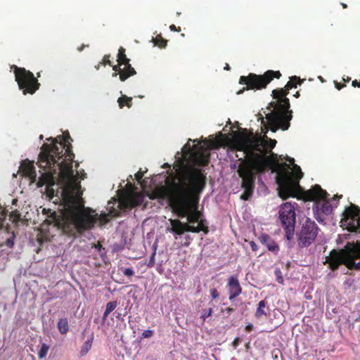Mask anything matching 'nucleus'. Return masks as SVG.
I'll use <instances>...</instances> for the list:
<instances>
[{"instance_id":"nucleus-41","label":"nucleus","mask_w":360,"mask_h":360,"mask_svg":"<svg viewBox=\"0 0 360 360\" xmlns=\"http://www.w3.org/2000/svg\"><path fill=\"white\" fill-rule=\"evenodd\" d=\"M335 84L336 89H338V90H340L341 89H342L343 87L345 86V84H340L338 82H335Z\"/></svg>"},{"instance_id":"nucleus-42","label":"nucleus","mask_w":360,"mask_h":360,"mask_svg":"<svg viewBox=\"0 0 360 360\" xmlns=\"http://www.w3.org/2000/svg\"><path fill=\"white\" fill-rule=\"evenodd\" d=\"M352 85L354 87H360V80L357 81L356 79L352 81Z\"/></svg>"},{"instance_id":"nucleus-37","label":"nucleus","mask_w":360,"mask_h":360,"mask_svg":"<svg viewBox=\"0 0 360 360\" xmlns=\"http://www.w3.org/2000/svg\"><path fill=\"white\" fill-rule=\"evenodd\" d=\"M143 176V173L141 171H139L137 173L135 174V179L138 181H140L142 179Z\"/></svg>"},{"instance_id":"nucleus-52","label":"nucleus","mask_w":360,"mask_h":360,"mask_svg":"<svg viewBox=\"0 0 360 360\" xmlns=\"http://www.w3.org/2000/svg\"><path fill=\"white\" fill-rule=\"evenodd\" d=\"M278 282L282 283L283 282V278L281 276L278 278Z\"/></svg>"},{"instance_id":"nucleus-34","label":"nucleus","mask_w":360,"mask_h":360,"mask_svg":"<svg viewBox=\"0 0 360 360\" xmlns=\"http://www.w3.org/2000/svg\"><path fill=\"white\" fill-rule=\"evenodd\" d=\"M210 295L213 300H215L219 297V293L216 288L211 289Z\"/></svg>"},{"instance_id":"nucleus-23","label":"nucleus","mask_w":360,"mask_h":360,"mask_svg":"<svg viewBox=\"0 0 360 360\" xmlns=\"http://www.w3.org/2000/svg\"><path fill=\"white\" fill-rule=\"evenodd\" d=\"M117 303L116 301L110 302L107 304L105 311L103 314V319L105 321L108 316L117 307Z\"/></svg>"},{"instance_id":"nucleus-21","label":"nucleus","mask_w":360,"mask_h":360,"mask_svg":"<svg viewBox=\"0 0 360 360\" xmlns=\"http://www.w3.org/2000/svg\"><path fill=\"white\" fill-rule=\"evenodd\" d=\"M117 103L120 108H123L124 105L131 108L132 105V98L128 97L126 95H122L117 99Z\"/></svg>"},{"instance_id":"nucleus-46","label":"nucleus","mask_w":360,"mask_h":360,"mask_svg":"<svg viewBox=\"0 0 360 360\" xmlns=\"http://www.w3.org/2000/svg\"><path fill=\"white\" fill-rule=\"evenodd\" d=\"M225 311L228 313V314H231L232 313L233 311H234V309L232 308V307H227Z\"/></svg>"},{"instance_id":"nucleus-40","label":"nucleus","mask_w":360,"mask_h":360,"mask_svg":"<svg viewBox=\"0 0 360 360\" xmlns=\"http://www.w3.org/2000/svg\"><path fill=\"white\" fill-rule=\"evenodd\" d=\"M286 160L291 163L293 165V167L295 166V160L292 158L287 157ZM294 170L295 169H293L292 172H293ZM290 171L291 172V169H290Z\"/></svg>"},{"instance_id":"nucleus-50","label":"nucleus","mask_w":360,"mask_h":360,"mask_svg":"<svg viewBox=\"0 0 360 360\" xmlns=\"http://www.w3.org/2000/svg\"><path fill=\"white\" fill-rule=\"evenodd\" d=\"M340 198H342V195L338 196V195H336L334 196L333 198L334 199H340Z\"/></svg>"},{"instance_id":"nucleus-53","label":"nucleus","mask_w":360,"mask_h":360,"mask_svg":"<svg viewBox=\"0 0 360 360\" xmlns=\"http://www.w3.org/2000/svg\"><path fill=\"white\" fill-rule=\"evenodd\" d=\"M295 97L298 98L300 96L299 92H296V94L294 95Z\"/></svg>"},{"instance_id":"nucleus-29","label":"nucleus","mask_w":360,"mask_h":360,"mask_svg":"<svg viewBox=\"0 0 360 360\" xmlns=\"http://www.w3.org/2000/svg\"><path fill=\"white\" fill-rule=\"evenodd\" d=\"M15 236L13 233L12 236L7 238L6 241L1 245V247L6 246L8 248H12L14 245V240H15Z\"/></svg>"},{"instance_id":"nucleus-10","label":"nucleus","mask_w":360,"mask_h":360,"mask_svg":"<svg viewBox=\"0 0 360 360\" xmlns=\"http://www.w3.org/2000/svg\"><path fill=\"white\" fill-rule=\"evenodd\" d=\"M279 219L283 228L285 229V238L288 240H291L294 236L296 221L294 205L289 202L283 204L279 209Z\"/></svg>"},{"instance_id":"nucleus-44","label":"nucleus","mask_w":360,"mask_h":360,"mask_svg":"<svg viewBox=\"0 0 360 360\" xmlns=\"http://www.w3.org/2000/svg\"><path fill=\"white\" fill-rule=\"evenodd\" d=\"M250 244L253 251H256L257 250V245L255 242L251 241Z\"/></svg>"},{"instance_id":"nucleus-56","label":"nucleus","mask_w":360,"mask_h":360,"mask_svg":"<svg viewBox=\"0 0 360 360\" xmlns=\"http://www.w3.org/2000/svg\"><path fill=\"white\" fill-rule=\"evenodd\" d=\"M79 166V163L76 162L75 167H77Z\"/></svg>"},{"instance_id":"nucleus-4","label":"nucleus","mask_w":360,"mask_h":360,"mask_svg":"<svg viewBox=\"0 0 360 360\" xmlns=\"http://www.w3.org/2000/svg\"><path fill=\"white\" fill-rule=\"evenodd\" d=\"M342 215L343 217L341 220L342 226H345L350 232L360 233V209L359 207L352 204L346 207ZM358 259H360V243H347L342 250H332L327 262L332 271L337 270L341 264H344L350 270L360 271V261L357 263L355 262V260Z\"/></svg>"},{"instance_id":"nucleus-22","label":"nucleus","mask_w":360,"mask_h":360,"mask_svg":"<svg viewBox=\"0 0 360 360\" xmlns=\"http://www.w3.org/2000/svg\"><path fill=\"white\" fill-rule=\"evenodd\" d=\"M93 336H91L89 340L85 341L82 347L81 351H80V356H83L86 355L88 352L91 349L92 346V342H93Z\"/></svg>"},{"instance_id":"nucleus-33","label":"nucleus","mask_w":360,"mask_h":360,"mask_svg":"<svg viewBox=\"0 0 360 360\" xmlns=\"http://www.w3.org/2000/svg\"><path fill=\"white\" fill-rule=\"evenodd\" d=\"M100 63H101L102 65L104 66L106 65H109L110 66L112 65V63L110 60V55H105L102 62H100Z\"/></svg>"},{"instance_id":"nucleus-30","label":"nucleus","mask_w":360,"mask_h":360,"mask_svg":"<svg viewBox=\"0 0 360 360\" xmlns=\"http://www.w3.org/2000/svg\"><path fill=\"white\" fill-rule=\"evenodd\" d=\"M10 217L13 219V221L15 223H18L21 220L20 214L18 210L13 211L10 214Z\"/></svg>"},{"instance_id":"nucleus-28","label":"nucleus","mask_w":360,"mask_h":360,"mask_svg":"<svg viewBox=\"0 0 360 360\" xmlns=\"http://www.w3.org/2000/svg\"><path fill=\"white\" fill-rule=\"evenodd\" d=\"M213 313V309L210 307L209 309H204L202 311V314L200 316V319H202V323H205V320L212 316Z\"/></svg>"},{"instance_id":"nucleus-18","label":"nucleus","mask_w":360,"mask_h":360,"mask_svg":"<svg viewBox=\"0 0 360 360\" xmlns=\"http://www.w3.org/2000/svg\"><path fill=\"white\" fill-rule=\"evenodd\" d=\"M54 174L51 172H44L41 174L37 182L38 188L46 186L48 188L53 186L56 182Z\"/></svg>"},{"instance_id":"nucleus-27","label":"nucleus","mask_w":360,"mask_h":360,"mask_svg":"<svg viewBox=\"0 0 360 360\" xmlns=\"http://www.w3.org/2000/svg\"><path fill=\"white\" fill-rule=\"evenodd\" d=\"M194 229H196L198 231H192L193 233H199L200 231H203L205 234H207L209 232L208 227L204 224L202 220H199L198 226H194Z\"/></svg>"},{"instance_id":"nucleus-19","label":"nucleus","mask_w":360,"mask_h":360,"mask_svg":"<svg viewBox=\"0 0 360 360\" xmlns=\"http://www.w3.org/2000/svg\"><path fill=\"white\" fill-rule=\"evenodd\" d=\"M266 307V300H261L259 304L258 307L257 308L256 312H255V317L257 319H261L263 316H266V312L265 311V308Z\"/></svg>"},{"instance_id":"nucleus-55","label":"nucleus","mask_w":360,"mask_h":360,"mask_svg":"<svg viewBox=\"0 0 360 360\" xmlns=\"http://www.w3.org/2000/svg\"><path fill=\"white\" fill-rule=\"evenodd\" d=\"M96 248H99V249H100V248H101V245L98 244V245L96 246Z\"/></svg>"},{"instance_id":"nucleus-3","label":"nucleus","mask_w":360,"mask_h":360,"mask_svg":"<svg viewBox=\"0 0 360 360\" xmlns=\"http://www.w3.org/2000/svg\"><path fill=\"white\" fill-rule=\"evenodd\" d=\"M179 171V176L167 180L160 193L178 217H186L189 224L197 223L200 218L198 211V194L205 186L206 177L198 168L184 167Z\"/></svg>"},{"instance_id":"nucleus-35","label":"nucleus","mask_w":360,"mask_h":360,"mask_svg":"<svg viewBox=\"0 0 360 360\" xmlns=\"http://www.w3.org/2000/svg\"><path fill=\"white\" fill-rule=\"evenodd\" d=\"M123 274L126 276H131L134 274V271L132 269L127 268L124 270Z\"/></svg>"},{"instance_id":"nucleus-9","label":"nucleus","mask_w":360,"mask_h":360,"mask_svg":"<svg viewBox=\"0 0 360 360\" xmlns=\"http://www.w3.org/2000/svg\"><path fill=\"white\" fill-rule=\"evenodd\" d=\"M319 228L314 221L306 218L300 223V229L297 233V245L300 248H307L311 245L316 238Z\"/></svg>"},{"instance_id":"nucleus-54","label":"nucleus","mask_w":360,"mask_h":360,"mask_svg":"<svg viewBox=\"0 0 360 360\" xmlns=\"http://www.w3.org/2000/svg\"><path fill=\"white\" fill-rule=\"evenodd\" d=\"M101 65H102V64L99 63L98 65L96 67V69L98 70Z\"/></svg>"},{"instance_id":"nucleus-2","label":"nucleus","mask_w":360,"mask_h":360,"mask_svg":"<svg viewBox=\"0 0 360 360\" xmlns=\"http://www.w3.org/2000/svg\"><path fill=\"white\" fill-rule=\"evenodd\" d=\"M233 144L236 150L242 151L245 155V158L238 159L240 162L237 169L241 178V187L244 189L240 195L242 200H248L252 197L257 176L270 169L276 173L278 193L282 199L294 197L296 191L301 189L300 180L303 173L300 166L295 165V170L290 172L289 165L278 161L277 154L271 153L267 155L264 140L255 136L252 131L248 134L245 128L233 131Z\"/></svg>"},{"instance_id":"nucleus-1","label":"nucleus","mask_w":360,"mask_h":360,"mask_svg":"<svg viewBox=\"0 0 360 360\" xmlns=\"http://www.w3.org/2000/svg\"><path fill=\"white\" fill-rule=\"evenodd\" d=\"M72 141L67 131L52 139L51 143H44L41 147L37 164L44 170L54 172L60 171L62 179L66 182L61 192L64 205L63 212L58 215L51 209L43 208L42 214L46 216L44 224H53L61 229L65 234L75 236L91 229L98 220L101 224L106 223L107 215L93 214L94 211L84 207L80 185L70 181L73 175L72 163L75 158Z\"/></svg>"},{"instance_id":"nucleus-57","label":"nucleus","mask_w":360,"mask_h":360,"mask_svg":"<svg viewBox=\"0 0 360 360\" xmlns=\"http://www.w3.org/2000/svg\"><path fill=\"white\" fill-rule=\"evenodd\" d=\"M37 77H40V73H39V72H38V73H37Z\"/></svg>"},{"instance_id":"nucleus-58","label":"nucleus","mask_w":360,"mask_h":360,"mask_svg":"<svg viewBox=\"0 0 360 360\" xmlns=\"http://www.w3.org/2000/svg\"><path fill=\"white\" fill-rule=\"evenodd\" d=\"M39 138L40 139H43V135H41Z\"/></svg>"},{"instance_id":"nucleus-12","label":"nucleus","mask_w":360,"mask_h":360,"mask_svg":"<svg viewBox=\"0 0 360 360\" xmlns=\"http://www.w3.org/2000/svg\"><path fill=\"white\" fill-rule=\"evenodd\" d=\"M130 60L127 57L125 54V49L123 47H120L118 50L117 53V63L120 65H123L125 68L128 69L127 72H122L120 74V81L124 82L129 77L134 76L136 74V70L130 64Z\"/></svg>"},{"instance_id":"nucleus-16","label":"nucleus","mask_w":360,"mask_h":360,"mask_svg":"<svg viewBox=\"0 0 360 360\" xmlns=\"http://www.w3.org/2000/svg\"><path fill=\"white\" fill-rule=\"evenodd\" d=\"M22 174L30 179L32 183L37 181V174L33 162L25 161L20 166Z\"/></svg>"},{"instance_id":"nucleus-39","label":"nucleus","mask_w":360,"mask_h":360,"mask_svg":"<svg viewBox=\"0 0 360 360\" xmlns=\"http://www.w3.org/2000/svg\"><path fill=\"white\" fill-rule=\"evenodd\" d=\"M169 29L171 31H173V32H180L181 31V27H176L174 25H171L169 26Z\"/></svg>"},{"instance_id":"nucleus-26","label":"nucleus","mask_w":360,"mask_h":360,"mask_svg":"<svg viewBox=\"0 0 360 360\" xmlns=\"http://www.w3.org/2000/svg\"><path fill=\"white\" fill-rule=\"evenodd\" d=\"M154 43L160 48H165L167 46V41L163 39L161 35H158L154 39Z\"/></svg>"},{"instance_id":"nucleus-31","label":"nucleus","mask_w":360,"mask_h":360,"mask_svg":"<svg viewBox=\"0 0 360 360\" xmlns=\"http://www.w3.org/2000/svg\"><path fill=\"white\" fill-rule=\"evenodd\" d=\"M154 334V331L152 330H146L142 333L141 338H151Z\"/></svg>"},{"instance_id":"nucleus-25","label":"nucleus","mask_w":360,"mask_h":360,"mask_svg":"<svg viewBox=\"0 0 360 360\" xmlns=\"http://www.w3.org/2000/svg\"><path fill=\"white\" fill-rule=\"evenodd\" d=\"M49 349V346H48L46 344L43 343L41 346L40 349L39 350L37 355L39 359H44Z\"/></svg>"},{"instance_id":"nucleus-7","label":"nucleus","mask_w":360,"mask_h":360,"mask_svg":"<svg viewBox=\"0 0 360 360\" xmlns=\"http://www.w3.org/2000/svg\"><path fill=\"white\" fill-rule=\"evenodd\" d=\"M281 77L280 71L267 70L263 75L250 73L248 76H241L239 79L240 84H245L237 92L238 94H243L245 90H261L265 89L267 85L274 79H279Z\"/></svg>"},{"instance_id":"nucleus-32","label":"nucleus","mask_w":360,"mask_h":360,"mask_svg":"<svg viewBox=\"0 0 360 360\" xmlns=\"http://www.w3.org/2000/svg\"><path fill=\"white\" fill-rule=\"evenodd\" d=\"M266 143V148L268 147L270 149L274 148L276 146V141L275 139H269L268 141H264Z\"/></svg>"},{"instance_id":"nucleus-5","label":"nucleus","mask_w":360,"mask_h":360,"mask_svg":"<svg viewBox=\"0 0 360 360\" xmlns=\"http://www.w3.org/2000/svg\"><path fill=\"white\" fill-rule=\"evenodd\" d=\"M303 82L299 77L292 76L283 89H277L272 91V96L277 99L276 102H271L269 105L274 108L271 112L266 115L269 129L276 132L278 129L287 130L290 125L292 117V111L290 110V104L286 96L289 90L296 88L297 84H301Z\"/></svg>"},{"instance_id":"nucleus-47","label":"nucleus","mask_w":360,"mask_h":360,"mask_svg":"<svg viewBox=\"0 0 360 360\" xmlns=\"http://www.w3.org/2000/svg\"><path fill=\"white\" fill-rule=\"evenodd\" d=\"M127 187L129 188V189H132L133 188V186L131 185V184L130 183H128L127 184Z\"/></svg>"},{"instance_id":"nucleus-6","label":"nucleus","mask_w":360,"mask_h":360,"mask_svg":"<svg viewBox=\"0 0 360 360\" xmlns=\"http://www.w3.org/2000/svg\"><path fill=\"white\" fill-rule=\"evenodd\" d=\"M328 193L323 190L319 184H315L311 189L304 191L302 188L296 191L294 197H297L304 201H314L313 211L314 217L319 222H323V215L328 216L331 214L333 207L326 200Z\"/></svg>"},{"instance_id":"nucleus-36","label":"nucleus","mask_w":360,"mask_h":360,"mask_svg":"<svg viewBox=\"0 0 360 360\" xmlns=\"http://www.w3.org/2000/svg\"><path fill=\"white\" fill-rule=\"evenodd\" d=\"M240 342H241L240 338L238 337L236 338L232 342V346L233 347L234 349H236L237 347L240 344Z\"/></svg>"},{"instance_id":"nucleus-45","label":"nucleus","mask_w":360,"mask_h":360,"mask_svg":"<svg viewBox=\"0 0 360 360\" xmlns=\"http://www.w3.org/2000/svg\"><path fill=\"white\" fill-rule=\"evenodd\" d=\"M253 329V326L252 324H248L245 326V330L248 331V332H250L252 331Z\"/></svg>"},{"instance_id":"nucleus-8","label":"nucleus","mask_w":360,"mask_h":360,"mask_svg":"<svg viewBox=\"0 0 360 360\" xmlns=\"http://www.w3.org/2000/svg\"><path fill=\"white\" fill-rule=\"evenodd\" d=\"M12 68H14L15 79L19 89L24 95H32L39 89L40 84L32 72L15 65Z\"/></svg>"},{"instance_id":"nucleus-51","label":"nucleus","mask_w":360,"mask_h":360,"mask_svg":"<svg viewBox=\"0 0 360 360\" xmlns=\"http://www.w3.org/2000/svg\"><path fill=\"white\" fill-rule=\"evenodd\" d=\"M341 5L342 6V7H343L344 8H347V5L346 4L342 3V4H341Z\"/></svg>"},{"instance_id":"nucleus-20","label":"nucleus","mask_w":360,"mask_h":360,"mask_svg":"<svg viewBox=\"0 0 360 360\" xmlns=\"http://www.w3.org/2000/svg\"><path fill=\"white\" fill-rule=\"evenodd\" d=\"M58 328L59 332L65 335L69 330L68 321L66 318L60 319L58 322Z\"/></svg>"},{"instance_id":"nucleus-38","label":"nucleus","mask_w":360,"mask_h":360,"mask_svg":"<svg viewBox=\"0 0 360 360\" xmlns=\"http://www.w3.org/2000/svg\"><path fill=\"white\" fill-rule=\"evenodd\" d=\"M6 212L4 210H2L0 207V221H4L6 218Z\"/></svg>"},{"instance_id":"nucleus-43","label":"nucleus","mask_w":360,"mask_h":360,"mask_svg":"<svg viewBox=\"0 0 360 360\" xmlns=\"http://www.w3.org/2000/svg\"><path fill=\"white\" fill-rule=\"evenodd\" d=\"M185 238L186 239V242L184 243V246L188 247L190 245L189 240L191 239V236L189 235H187Z\"/></svg>"},{"instance_id":"nucleus-15","label":"nucleus","mask_w":360,"mask_h":360,"mask_svg":"<svg viewBox=\"0 0 360 360\" xmlns=\"http://www.w3.org/2000/svg\"><path fill=\"white\" fill-rule=\"evenodd\" d=\"M227 288L229 293V300H233L242 292V288L238 279L236 276H231L229 278Z\"/></svg>"},{"instance_id":"nucleus-17","label":"nucleus","mask_w":360,"mask_h":360,"mask_svg":"<svg viewBox=\"0 0 360 360\" xmlns=\"http://www.w3.org/2000/svg\"><path fill=\"white\" fill-rule=\"evenodd\" d=\"M259 240L262 244L266 246L269 251L275 254L278 252L279 246L268 234L262 233L259 237Z\"/></svg>"},{"instance_id":"nucleus-24","label":"nucleus","mask_w":360,"mask_h":360,"mask_svg":"<svg viewBox=\"0 0 360 360\" xmlns=\"http://www.w3.org/2000/svg\"><path fill=\"white\" fill-rule=\"evenodd\" d=\"M122 65H120V63H118L117 65H111L112 68V70H114V72L112 73V77H117L118 75H119V77H120V74L122 72H127V71L128 70V69L127 68H125L124 66V68H121Z\"/></svg>"},{"instance_id":"nucleus-48","label":"nucleus","mask_w":360,"mask_h":360,"mask_svg":"<svg viewBox=\"0 0 360 360\" xmlns=\"http://www.w3.org/2000/svg\"><path fill=\"white\" fill-rule=\"evenodd\" d=\"M224 69L226 70H229L231 69L230 66L229 65V64H226V66H225Z\"/></svg>"},{"instance_id":"nucleus-11","label":"nucleus","mask_w":360,"mask_h":360,"mask_svg":"<svg viewBox=\"0 0 360 360\" xmlns=\"http://www.w3.org/2000/svg\"><path fill=\"white\" fill-rule=\"evenodd\" d=\"M184 158H191L193 162L198 166H206L210 162V154L202 146L195 145L192 148L188 143L182 148Z\"/></svg>"},{"instance_id":"nucleus-49","label":"nucleus","mask_w":360,"mask_h":360,"mask_svg":"<svg viewBox=\"0 0 360 360\" xmlns=\"http://www.w3.org/2000/svg\"><path fill=\"white\" fill-rule=\"evenodd\" d=\"M84 45L81 46L80 47L78 48V51H82L84 49Z\"/></svg>"},{"instance_id":"nucleus-14","label":"nucleus","mask_w":360,"mask_h":360,"mask_svg":"<svg viewBox=\"0 0 360 360\" xmlns=\"http://www.w3.org/2000/svg\"><path fill=\"white\" fill-rule=\"evenodd\" d=\"M143 202V196L141 194L129 195L122 198L119 202V207L122 210H130L141 205Z\"/></svg>"},{"instance_id":"nucleus-13","label":"nucleus","mask_w":360,"mask_h":360,"mask_svg":"<svg viewBox=\"0 0 360 360\" xmlns=\"http://www.w3.org/2000/svg\"><path fill=\"white\" fill-rule=\"evenodd\" d=\"M169 222L171 224L170 228H167V231L172 233L174 238L176 239L178 236L183 235L186 231H198L196 229H194V226L188 223H182L179 219H170Z\"/></svg>"}]
</instances>
